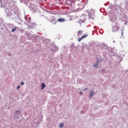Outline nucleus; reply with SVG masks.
<instances>
[{"mask_svg": "<svg viewBox=\"0 0 128 128\" xmlns=\"http://www.w3.org/2000/svg\"><path fill=\"white\" fill-rule=\"evenodd\" d=\"M17 28H18L16 27H15V28H13L12 30V32H16V30Z\"/></svg>", "mask_w": 128, "mask_h": 128, "instance_id": "14", "label": "nucleus"}, {"mask_svg": "<svg viewBox=\"0 0 128 128\" xmlns=\"http://www.w3.org/2000/svg\"><path fill=\"white\" fill-rule=\"evenodd\" d=\"M74 4V2H72L70 4L69 6H72Z\"/></svg>", "mask_w": 128, "mask_h": 128, "instance_id": "24", "label": "nucleus"}, {"mask_svg": "<svg viewBox=\"0 0 128 128\" xmlns=\"http://www.w3.org/2000/svg\"><path fill=\"white\" fill-rule=\"evenodd\" d=\"M120 30V27L118 26L115 25L112 28V32H118Z\"/></svg>", "mask_w": 128, "mask_h": 128, "instance_id": "6", "label": "nucleus"}, {"mask_svg": "<svg viewBox=\"0 0 128 128\" xmlns=\"http://www.w3.org/2000/svg\"><path fill=\"white\" fill-rule=\"evenodd\" d=\"M50 42V39H46L44 41V42H46V44H48V42Z\"/></svg>", "mask_w": 128, "mask_h": 128, "instance_id": "15", "label": "nucleus"}, {"mask_svg": "<svg viewBox=\"0 0 128 128\" xmlns=\"http://www.w3.org/2000/svg\"><path fill=\"white\" fill-rule=\"evenodd\" d=\"M98 63L95 64L94 65V66L95 68H98Z\"/></svg>", "mask_w": 128, "mask_h": 128, "instance_id": "18", "label": "nucleus"}, {"mask_svg": "<svg viewBox=\"0 0 128 128\" xmlns=\"http://www.w3.org/2000/svg\"><path fill=\"white\" fill-rule=\"evenodd\" d=\"M26 34H27V36H28V33H26Z\"/></svg>", "mask_w": 128, "mask_h": 128, "instance_id": "32", "label": "nucleus"}, {"mask_svg": "<svg viewBox=\"0 0 128 128\" xmlns=\"http://www.w3.org/2000/svg\"><path fill=\"white\" fill-rule=\"evenodd\" d=\"M14 120H18V118H20V110H18L15 112L14 116Z\"/></svg>", "mask_w": 128, "mask_h": 128, "instance_id": "4", "label": "nucleus"}, {"mask_svg": "<svg viewBox=\"0 0 128 128\" xmlns=\"http://www.w3.org/2000/svg\"><path fill=\"white\" fill-rule=\"evenodd\" d=\"M88 90V88H86L85 89H83V90L84 92L85 90Z\"/></svg>", "mask_w": 128, "mask_h": 128, "instance_id": "26", "label": "nucleus"}, {"mask_svg": "<svg viewBox=\"0 0 128 128\" xmlns=\"http://www.w3.org/2000/svg\"><path fill=\"white\" fill-rule=\"evenodd\" d=\"M110 22H114V20H116V18L114 16H110Z\"/></svg>", "mask_w": 128, "mask_h": 128, "instance_id": "9", "label": "nucleus"}, {"mask_svg": "<svg viewBox=\"0 0 128 128\" xmlns=\"http://www.w3.org/2000/svg\"><path fill=\"white\" fill-rule=\"evenodd\" d=\"M122 34H124V32L123 31H122Z\"/></svg>", "mask_w": 128, "mask_h": 128, "instance_id": "30", "label": "nucleus"}, {"mask_svg": "<svg viewBox=\"0 0 128 128\" xmlns=\"http://www.w3.org/2000/svg\"><path fill=\"white\" fill-rule=\"evenodd\" d=\"M82 30H80L78 32V34H82Z\"/></svg>", "mask_w": 128, "mask_h": 128, "instance_id": "21", "label": "nucleus"}, {"mask_svg": "<svg viewBox=\"0 0 128 128\" xmlns=\"http://www.w3.org/2000/svg\"><path fill=\"white\" fill-rule=\"evenodd\" d=\"M90 18H94V10L91 9L90 12H88Z\"/></svg>", "mask_w": 128, "mask_h": 128, "instance_id": "3", "label": "nucleus"}, {"mask_svg": "<svg viewBox=\"0 0 128 128\" xmlns=\"http://www.w3.org/2000/svg\"><path fill=\"white\" fill-rule=\"evenodd\" d=\"M36 40H38V42H42L43 38H42V37L40 36H36Z\"/></svg>", "mask_w": 128, "mask_h": 128, "instance_id": "7", "label": "nucleus"}, {"mask_svg": "<svg viewBox=\"0 0 128 128\" xmlns=\"http://www.w3.org/2000/svg\"><path fill=\"white\" fill-rule=\"evenodd\" d=\"M94 28H96V26H94Z\"/></svg>", "mask_w": 128, "mask_h": 128, "instance_id": "31", "label": "nucleus"}, {"mask_svg": "<svg viewBox=\"0 0 128 128\" xmlns=\"http://www.w3.org/2000/svg\"><path fill=\"white\" fill-rule=\"evenodd\" d=\"M79 94H80V96H82L83 92H80Z\"/></svg>", "mask_w": 128, "mask_h": 128, "instance_id": "23", "label": "nucleus"}, {"mask_svg": "<svg viewBox=\"0 0 128 128\" xmlns=\"http://www.w3.org/2000/svg\"><path fill=\"white\" fill-rule=\"evenodd\" d=\"M20 84H21L22 86H24V82H20Z\"/></svg>", "mask_w": 128, "mask_h": 128, "instance_id": "25", "label": "nucleus"}, {"mask_svg": "<svg viewBox=\"0 0 128 128\" xmlns=\"http://www.w3.org/2000/svg\"><path fill=\"white\" fill-rule=\"evenodd\" d=\"M58 22H66V19H64V18H60L58 20Z\"/></svg>", "mask_w": 128, "mask_h": 128, "instance_id": "11", "label": "nucleus"}, {"mask_svg": "<svg viewBox=\"0 0 128 128\" xmlns=\"http://www.w3.org/2000/svg\"><path fill=\"white\" fill-rule=\"evenodd\" d=\"M82 40V38L81 37L78 40V42H80V40Z\"/></svg>", "mask_w": 128, "mask_h": 128, "instance_id": "22", "label": "nucleus"}, {"mask_svg": "<svg viewBox=\"0 0 128 128\" xmlns=\"http://www.w3.org/2000/svg\"><path fill=\"white\" fill-rule=\"evenodd\" d=\"M41 90H44V88H46V84L44 83H42L41 84Z\"/></svg>", "mask_w": 128, "mask_h": 128, "instance_id": "12", "label": "nucleus"}, {"mask_svg": "<svg viewBox=\"0 0 128 128\" xmlns=\"http://www.w3.org/2000/svg\"><path fill=\"white\" fill-rule=\"evenodd\" d=\"M20 88V86H18L16 89L18 90Z\"/></svg>", "mask_w": 128, "mask_h": 128, "instance_id": "28", "label": "nucleus"}, {"mask_svg": "<svg viewBox=\"0 0 128 128\" xmlns=\"http://www.w3.org/2000/svg\"><path fill=\"white\" fill-rule=\"evenodd\" d=\"M48 46L51 48L52 50H54V52H56L58 48L54 45H52L51 44H48Z\"/></svg>", "mask_w": 128, "mask_h": 128, "instance_id": "5", "label": "nucleus"}, {"mask_svg": "<svg viewBox=\"0 0 128 128\" xmlns=\"http://www.w3.org/2000/svg\"><path fill=\"white\" fill-rule=\"evenodd\" d=\"M100 60H98V58L96 63L97 64H100Z\"/></svg>", "mask_w": 128, "mask_h": 128, "instance_id": "19", "label": "nucleus"}, {"mask_svg": "<svg viewBox=\"0 0 128 128\" xmlns=\"http://www.w3.org/2000/svg\"><path fill=\"white\" fill-rule=\"evenodd\" d=\"M86 36H88V34H84L81 38H86Z\"/></svg>", "mask_w": 128, "mask_h": 128, "instance_id": "17", "label": "nucleus"}, {"mask_svg": "<svg viewBox=\"0 0 128 128\" xmlns=\"http://www.w3.org/2000/svg\"><path fill=\"white\" fill-rule=\"evenodd\" d=\"M0 8H4L5 12L7 14L8 16H10L12 18L14 19L18 16V9L17 7L14 6L12 7H6V4H3L0 5Z\"/></svg>", "mask_w": 128, "mask_h": 128, "instance_id": "1", "label": "nucleus"}, {"mask_svg": "<svg viewBox=\"0 0 128 128\" xmlns=\"http://www.w3.org/2000/svg\"><path fill=\"white\" fill-rule=\"evenodd\" d=\"M28 28H32V26H28Z\"/></svg>", "mask_w": 128, "mask_h": 128, "instance_id": "29", "label": "nucleus"}, {"mask_svg": "<svg viewBox=\"0 0 128 128\" xmlns=\"http://www.w3.org/2000/svg\"><path fill=\"white\" fill-rule=\"evenodd\" d=\"M100 46H102V48H108V46L104 43L100 44Z\"/></svg>", "mask_w": 128, "mask_h": 128, "instance_id": "10", "label": "nucleus"}, {"mask_svg": "<svg viewBox=\"0 0 128 128\" xmlns=\"http://www.w3.org/2000/svg\"><path fill=\"white\" fill-rule=\"evenodd\" d=\"M64 126V123H60V124H59V126L60 128H62Z\"/></svg>", "mask_w": 128, "mask_h": 128, "instance_id": "16", "label": "nucleus"}, {"mask_svg": "<svg viewBox=\"0 0 128 128\" xmlns=\"http://www.w3.org/2000/svg\"><path fill=\"white\" fill-rule=\"evenodd\" d=\"M94 94H96V93H94V90H91L90 92V97L89 98V100H90L92 98V97L94 96Z\"/></svg>", "mask_w": 128, "mask_h": 128, "instance_id": "8", "label": "nucleus"}, {"mask_svg": "<svg viewBox=\"0 0 128 128\" xmlns=\"http://www.w3.org/2000/svg\"><path fill=\"white\" fill-rule=\"evenodd\" d=\"M25 4L29 8H30L31 10H34L36 12V6L34 5V4H31L30 2V1L28 0L24 2Z\"/></svg>", "mask_w": 128, "mask_h": 128, "instance_id": "2", "label": "nucleus"}, {"mask_svg": "<svg viewBox=\"0 0 128 128\" xmlns=\"http://www.w3.org/2000/svg\"><path fill=\"white\" fill-rule=\"evenodd\" d=\"M99 62H102L104 60V59L102 58H101L100 59H98Z\"/></svg>", "mask_w": 128, "mask_h": 128, "instance_id": "20", "label": "nucleus"}, {"mask_svg": "<svg viewBox=\"0 0 128 128\" xmlns=\"http://www.w3.org/2000/svg\"><path fill=\"white\" fill-rule=\"evenodd\" d=\"M8 56H12V54L10 53H9V54H8Z\"/></svg>", "mask_w": 128, "mask_h": 128, "instance_id": "27", "label": "nucleus"}, {"mask_svg": "<svg viewBox=\"0 0 128 128\" xmlns=\"http://www.w3.org/2000/svg\"><path fill=\"white\" fill-rule=\"evenodd\" d=\"M26 20V22L29 24H30V18H29L28 19H26V18L25 17Z\"/></svg>", "mask_w": 128, "mask_h": 128, "instance_id": "13", "label": "nucleus"}]
</instances>
